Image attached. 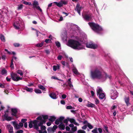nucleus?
Segmentation results:
<instances>
[{
    "instance_id": "obj_34",
    "label": "nucleus",
    "mask_w": 133,
    "mask_h": 133,
    "mask_svg": "<svg viewBox=\"0 0 133 133\" xmlns=\"http://www.w3.org/2000/svg\"><path fill=\"white\" fill-rule=\"evenodd\" d=\"M0 38L1 39V40L3 42H5V38L4 36L2 35H1L0 36Z\"/></svg>"
},
{
    "instance_id": "obj_32",
    "label": "nucleus",
    "mask_w": 133,
    "mask_h": 133,
    "mask_svg": "<svg viewBox=\"0 0 133 133\" xmlns=\"http://www.w3.org/2000/svg\"><path fill=\"white\" fill-rule=\"evenodd\" d=\"M113 94L112 93L111 94V99H115L116 98V94H115V95H114V96H113Z\"/></svg>"
},
{
    "instance_id": "obj_23",
    "label": "nucleus",
    "mask_w": 133,
    "mask_h": 133,
    "mask_svg": "<svg viewBox=\"0 0 133 133\" xmlns=\"http://www.w3.org/2000/svg\"><path fill=\"white\" fill-rule=\"evenodd\" d=\"M72 71L76 75H78L79 74V73L78 72L77 69L76 68H75L74 67L72 69Z\"/></svg>"
},
{
    "instance_id": "obj_29",
    "label": "nucleus",
    "mask_w": 133,
    "mask_h": 133,
    "mask_svg": "<svg viewBox=\"0 0 133 133\" xmlns=\"http://www.w3.org/2000/svg\"><path fill=\"white\" fill-rule=\"evenodd\" d=\"M23 6V5L21 4L18 6L17 9L18 10H20L22 9Z\"/></svg>"
},
{
    "instance_id": "obj_8",
    "label": "nucleus",
    "mask_w": 133,
    "mask_h": 133,
    "mask_svg": "<svg viewBox=\"0 0 133 133\" xmlns=\"http://www.w3.org/2000/svg\"><path fill=\"white\" fill-rule=\"evenodd\" d=\"M86 45L87 48L93 49L96 48L97 47V45L94 44L92 42L87 43L86 44Z\"/></svg>"
},
{
    "instance_id": "obj_44",
    "label": "nucleus",
    "mask_w": 133,
    "mask_h": 133,
    "mask_svg": "<svg viewBox=\"0 0 133 133\" xmlns=\"http://www.w3.org/2000/svg\"><path fill=\"white\" fill-rule=\"evenodd\" d=\"M59 82H58L59 83H61L62 86V84H63V85L65 84L64 82L63 81V80L59 79Z\"/></svg>"
},
{
    "instance_id": "obj_51",
    "label": "nucleus",
    "mask_w": 133,
    "mask_h": 133,
    "mask_svg": "<svg viewBox=\"0 0 133 133\" xmlns=\"http://www.w3.org/2000/svg\"><path fill=\"white\" fill-rule=\"evenodd\" d=\"M23 131L22 130L17 131L16 133H23Z\"/></svg>"
},
{
    "instance_id": "obj_15",
    "label": "nucleus",
    "mask_w": 133,
    "mask_h": 133,
    "mask_svg": "<svg viewBox=\"0 0 133 133\" xmlns=\"http://www.w3.org/2000/svg\"><path fill=\"white\" fill-rule=\"evenodd\" d=\"M68 121H69L71 123H73L75 125L78 126L79 124L77 123L75 120L73 118H69Z\"/></svg>"
},
{
    "instance_id": "obj_52",
    "label": "nucleus",
    "mask_w": 133,
    "mask_h": 133,
    "mask_svg": "<svg viewBox=\"0 0 133 133\" xmlns=\"http://www.w3.org/2000/svg\"><path fill=\"white\" fill-rule=\"evenodd\" d=\"M27 120L26 119H23L21 120V122L23 123H24L27 121Z\"/></svg>"
},
{
    "instance_id": "obj_61",
    "label": "nucleus",
    "mask_w": 133,
    "mask_h": 133,
    "mask_svg": "<svg viewBox=\"0 0 133 133\" xmlns=\"http://www.w3.org/2000/svg\"><path fill=\"white\" fill-rule=\"evenodd\" d=\"M51 123L50 122H48L46 123L47 125L48 126H50L51 124Z\"/></svg>"
},
{
    "instance_id": "obj_4",
    "label": "nucleus",
    "mask_w": 133,
    "mask_h": 133,
    "mask_svg": "<svg viewBox=\"0 0 133 133\" xmlns=\"http://www.w3.org/2000/svg\"><path fill=\"white\" fill-rule=\"evenodd\" d=\"M48 116L47 115H42L38 117L37 119L41 121V122L38 124V125H37L38 126H41L42 125L43 123H45L46 122L45 120L48 119Z\"/></svg>"
},
{
    "instance_id": "obj_36",
    "label": "nucleus",
    "mask_w": 133,
    "mask_h": 133,
    "mask_svg": "<svg viewBox=\"0 0 133 133\" xmlns=\"http://www.w3.org/2000/svg\"><path fill=\"white\" fill-rule=\"evenodd\" d=\"M17 73L19 74L21 76H22L23 75V73L22 72L21 70H17Z\"/></svg>"
},
{
    "instance_id": "obj_22",
    "label": "nucleus",
    "mask_w": 133,
    "mask_h": 133,
    "mask_svg": "<svg viewBox=\"0 0 133 133\" xmlns=\"http://www.w3.org/2000/svg\"><path fill=\"white\" fill-rule=\"evenodd\" d=\"M11 110L12 112V115L15 116L17 111V109H12Z\"/></svg>"
},
{
    "instance_id": "obj_46",
    "label": "nucleus",
    "mask_w": 133,
    "mask_h": 133,
    "mask_svg": "<svg viewBox=\"0 0 133 133\" xmlns=\"http://www.w3.org/2000/svg\"><path fill=\"white\" fill-rule=\"evenodd\" d=\"M13 59H12L11 60V65H10L11 67L12 68H14V64L13 63Z\"/></svg>"
},
{
    "instance_id": "obj_12",
    "label": "nucleus",
    "mask_w": 133,
    "mask_h": 133,
    "mask_svg": "<svg viewBox=\"0 0 133 133\" xmlns=\"http://www.w3.org/2000/svg\"><path fill=\"white\" fill-rule=\"evenodd\" d=\"M64 118L63 117H61L58 119H57L55 121V123L56 124L58 125L60 123H62L61 122H62Z\"/></svg>"
},
{
    "instance_id": "obj_26",
    "label": "nucleus",
    "mask_w": 133,
    "mask_h": 133,
    "mask_svg": "<svg viewBox=\"0 0 133 133\" xmlns=\"http://www.w3.org/2000/svg\"><path fill=\"white\" fill-rule=\"evenodd\" d=\"M87 106L88 107H94L95 106V105L92 103H90L87 104Z\"/></svg>"
},
{
    "instance_id": "obj_37",
    "label": "nucleus",
    "mask_w": 133,
    "mask_h": 133,
    "mask_svg": "<svg viewBox=\"0 0 133 133\" xmlns=\"http://www.w3.org/2000/svg\"><path fill=\"white\" fill-rule=\"evenodd\" d=\"M87 125L88 128L90 129H92L93 128V126L90 123H88Z\"/></svg>"
},
{
    "instance_id": "obj_5",
    "label": "nucleus",
    "mask_w": 133,
    "mask_h": 133,
    "mask_svg": "<svg viewBox=\"0 0 133 133\" xmlns=\"http://www.w3.org/2000/svg\"><path fill=\"white\" fill-rule=\"evenodd\" d=\"M97 95H99V98L101 99L105 98V95L102 89L100 87H98L97 89Z\"/></svg>"
},
{
    "instance_id": "obj_45",
    "label": "nucleus",
    "mask_w": 133,
    "mask_h": 133,
    "mask_svg": "<svg viewBox=\"0 0 133 133\" xmlns=\"http://www.w3.org/2000/svg\"><path fill=\"white\" fill-rule=\"evenodd\" d=\"M56 45L57 46V47H59L60 46V44L59 42H56Z\"/></svg>"
},
{
    "instance_id": "obj_7",
    "label": "nucleus",
    "mask_w": 133,
    "mask_h": 133,
    "mask_svg": "<svg viewBox=\"0 0 133 133\" xmlns=\"http://www.w3.org/2000/svg\"><path fill=\"white\" fill-rule=\"evenodd\" d=\"M11 75L12 79L15 81H17L22 79V78L18 76L17 74L12 72L11 73Z\"/></svg>"
},
{
    "instance_id": "obj_13",
    "label": "nucleus",
    "mask_w": 133,
    "mask_h": 133,
    "mask_svg": "<svg viewBox=\"0 0 133 133\" xmlns=\"http://www.w3.org/2000/svg\"><path fill=\"white\" fill-rule=\"evenodd\" d=\"M12 123L15 128L16 129L18 130L21 128L19 126V124H18L16 122H12Z\"/></svg>"
},
{
    "instance_id": "obj_47",
    "label": "nucleus",
    "mask_w": 133,
    "mask_h": 133,
    "mask_svg": "<svg viewBox=\"0 0 133 133\" xmlns=\"http://www.w3.org/2000/svg\"><path fill=\"white\" fill-rule=\"evenodd\" d=\"M5 119L8 121H10L12 119V118L11 117L8 116Z\"/></svg>"
},
{
    "instance_id": "obj_28",
    "label": "nucleus",
    "mask_w": 133,
    "mask_h": 133,
    "mask_svg": "<svg viewBox=\"0 0 133 133\" xmlns=\"http://www.w3.org/2000/svg\"><path fill=\"white\" fill-rule=\"evenodd\" d=\"M22 3H23L25 4L26 5H32V4L31 3L27 2H25V1H22Z\"/></svg>"
},
{
    "instance_id": "obj_11",
    "label": "nucleus",
    "mask_w": 133,
    "mask_h": 133,
    "mask_svg": "<svg viewBox=\"0 0 133 133\" xmlns=\"http://www.w3.org/2000/svg\"><path fill=\"white\" fill-rule=\"evenodd\" d=\"M124 99L127 106H128L130 105L131 104L129 103V96H125Z\"/></svg>"
},
{
    "instance_id": "obj_54",
    "label": "nucleus",
    "mask_w": 133,
    "mask_h": 133,
    "mask_svg": "<svg viewBox=\"0 0 133 133\" xmlns=\"http://www.w3.org/2000/svg\"><path fill=\"white\" fill-rule=\"evenodd\" d=\"M19 124L21 128L23 125V124L21 122L19 123Z\"/></svg>"
},
{
    "instance_id": "obj_64",
    "label": "nucleus",
    "mask_w": 133,
    "mask_h": 133,
    "mask_svg": "<svg viewBox=\"0 0 133 133\" xmlns=\"http://www.w3.org/2000/svg\"><path fill=\"white\" fill-rule=\"evenodd\" d=\"M91 93L92 96H93L94 95V93L93 91H91Z\"/></svg>"
},
{
    "instance_id": "obj_3",
    "label": "nucleus",
    "mask_w": 133,
    "mask_h": 133,
    "mask_svg": "<svg viewBox=\"0 0 133 133\" xmlns=\"http://www.w3.org/2000/svg\"><path fill=\"white\" fill-rule=\"evenodd\" d=\"M88 24L92 29L96 32H98L102 30V28L97 24L93 23H89Z\"/></svg>"
},
{
    "instance_id": "obj_24",
    "label": "nucleus",
    "mask_w": 133,
    "mask_h": 133,
    "mask_svg": "<svg viewBox=\"0 0 133 133\" xmlns=\"http://www.w3.org/2000/svg\"><path fill=\"white\" fill-rule=\"evenodd\" d=\"M56 118L54 116H51L50 118L49 119V120L51 122L54 121Z\"/></svg>"
},
{
    "instance_id": "obj_56",
    "label": "nucleus",
    "mask_w": 133,
    "mask_h": 133,
    "mask_svg": "<svg viewBox=\"0 0 133 133\" xmlns=\"http://www.w3.org/2000/svg\"><path fill=\"white\" fill-rule=\"evenodd\" d=\"M98 130L99 133H101L102 132V130L101 128H99Z\"/></svg>"
},
{
    "instance_id": "obj_19",
    "label": "nucleus",
    "mask_w": 133,
    "mask_h": 133,
    "mask_svg": "<svg viewBox=\"0 0 133 133\" xmlns=\"http://www.w3.org/2000/svg\"><path fill=\"white\" fill-rule=\"evenodd\" d=\"M58 127L61 130H64L65 129V125L63 123H61L59 125Z\"/></svg>"
},
{
    "instance_id": "obj_6",
    "label": "nucleus",
    "mask_w": 133,
    "mask_h": 133,
    "mask_svg": "<svg viewBox=\"0 0 133 133\" xmlns=\"http://www.w3.org/2000/svg\"><path fill=\"white\" fill-rule=\"evenodd\" d=\"M37 120H35L33 122H30L29 124V127L30 128H31L33 127V124L34 127L36 129V130H38L39 129L37 125Z\"/></svg>"
},
{
    "instance_id": "obj_10",
    "label": "nucleus",
    "mask_w": 133,
    "mask_h": 133,
    "mask_svg": "<svg viewBox=\"0 0 133 133\" xmlns=\"http://www.w3.org/2000/svg\"><path fill=\"white\" fill-rule=\"evenodd\" d=\"M38 5V2L37 1H35L33 2V3L32 5L34 7L36 8V9L39 10L41 12L42 11V10Z\"/></svg>"
},
{
    "instance_id": "obj_39",
    "label": "nucleus",
    "mask_w": 133,
    "mask_h": 133,
    "mask_svg": "<svg viewBox=\"0 0 133 133\" xmlns=\"http://www.w3.org/2000/svg\"><path fill=\"white\" fill-rule=\"evenodd\" d=\"M41 130L42 131L44 130L45 131V130H45L46 127L42 125L41 126Z\"/></svg>"
},
{
    "instance_id": "obj_43",
    "label": "nucleus",
    "mask_w": 133,
    "mask_h": 133,
    "mask_svg": "<svg viewBox=\"0 0 133 133\" xmlns=\"http://www.w3.org/2000/svg\"><path fill=\"white\" fill-rule=\"evenodd\" d=\"M69 118H67L66 119H65L64 121V123L66 124V125H67L68 121H69Z\"/></svg>"
},
{
    "instance_id": "obj_35",
    "label": "nucleus",
    "mask_w": 133,
    "mask_h": 133,
    "mask_svg": "<svg viewBox=\"0 0 133 133\" xmlns=\"http://www.w3.org/2000/svg\"><path fill=\"white\" fill-rule=\"evenodd\" d=\"M43 43L44 42H42L41 43L38 44L36 45V46L39 47H41L43 46Z\"/></svg>"
},
{
    "instance_id": "obj_1",
    "label": "nucleus",
    "mask_w": 133,
    "mask_h": 133,
    "mask_svg": "<svg viewBox=\"0 0 133 133\" xmlns=\"http://www.w3.org/2000/svg\"><path fill=\"white\" fill-rule=\"evenodd\" d=\"M90 75L92 79H97L102 81H104L108 77L107 74L102 72L100 69L97 68L91 70Z\"/></svg>"
},
{
    "instance_id": "obj_49",
    "label": "nucleus",
    "mask_w": 133,
    "mask_h": 133,
    "mask_svg": "<svg viewBox=\"0 0 133 133\" xmlns=\"http://www.w3.org/2000/svg\"><path fill=\"white\" fill-rule=\"evenodd\" d=\"M15 47H19L20 46V44L18 43H15L14 44Z\"/></svg>"
},
{
    "instance_id": "obj_41",
    "label": "nucleus",
    "mask_w": 133,
    "mask_h": 133,
    "mask_svg": "<svg viewBox=\"0 0 133 133\" xmlns=\"http://www.w3.org/2000/svg\"><path fill=\"white\" fill-rule=\"evenodd\" d=\"M74 108L73 107H72L71 105H69L67 106L66 107V109H73Z\"/></svg>"
},
{
    "instance_id": "obj_18",
    "label": "nucleus",
    "mask_w": 133,
    "mask_h": 133,
    "mask_svg": "<svg viewBox=\"0 0 133 133\" xmlns=\"http://www.w3.org/2000/svg\"><path fill=\"white\" fill-rule=\"evenodd\" d=\"M50 96L53 99H56L57 98L56 95L54 92L51 93L49 94Z\"/></svg>"
},
{
    "instance_id": "obj_55",
    "label": "nucleus",
    "mask_w": 133,
    "mask_h": 133,
    "mask_svg": "<svg viewBox=\"0 0 133 133\" xmlns=\"http://www.w3.org/2000/svg\"><path fill=\"white\" fill-rule=\"evenodd\" d=\"M2 59L4 60H5L6 58V56L5 55H3L2 56Z\"/></svg>"
},
{
    "instance_id": "obj_27",
    "label": "nucleus",
    "mask_w": 133,
    "mask_h": 133,
    "mask_svg": "<svg viewBox=\"0 0 133 133\" xmlns=\"http://www.w3.org/2000/svg\"><path fill=\"white\" fill-rule=\"evenodd\" d=\"M55 3H56V4L59 7H61L63 5L62 2L59 3L55 2Z\"/></svg>"
},
{
    "instance_id": "obj_53",
    "label": "nucleus",
    "mask_w": 133,
    "mask_h": 133,
    "mask_svg": "<svg viewBox=\"0 0 133 133\" xmlns=\"http://www.w3.org/2000/svg\"><path fill=\"white\" fill-rule=\"evenodd\" d=\"M50 41V40L49 39H46L45 41V42L47 43H49Z\"/></svg>"
},
{
    "instance_id": "obj_48",
    "label": "nucleus",
    "mask_w": 133,
    "mask_h": 133,
    "mask_svg": "<svg viewBox=\"0 0 133 133\" xmlns=\"http://www.w3.org/2000/svg\"><path fill=\"white\" fill-rule=\"evenodd\" d=\"M66 96H67L66 95L64 94L62 95V97L63 99H64L66 97Z\"/></svg>"
},
{
    "instance_id": "obj_30",
    "label": "nucleus",
    "mask_w": 133,
    "mask_h": 133,
    "mask_svg": "<svg viewBox=\"0 0 133 133\" xmlns=\"http://www.w3.org/2000/svg\"><path fill=\"white\" fill-rule=\"evenodd\" d=\"M35 91L36 93L37 94H41L42 93V92L40 90L38 89H35Z\"/></svg>"
},
{
    "instance_id": "obj_57",
    "label": "nucleus",
    "mask_w": 133,
    "mask_h": 133,
    "mask_svg": "<svg viewBox=\"0 0 133 133\" xmlns=\"http://www.w3.org/2000/svg\"><path fill=\"white\" fill-rule=\"evenodd\" d=\"M57 125H54L53 127V129L54 130H55L57 128Z\"/></svg>"
},
{
    "instance_id": "obj_62",
    "label": "nucleus",
    "mask_w": 133,
    "mask_h": 133,
    "mask_svg": "<svg viewBox=\"0 0 133 133\" xmlns=\"http://www.w3.org/2000/svg\"><path fill=\"white\" fill-rule=\"evenodd\" d=\"M87 128V126L86 125H84L82 127V128L83 129H85Z\"/></svg>"
},
{
    "instance_id": "obj_25",
    "label": "nucleus",
    "mask_w": 133,
    "mask_h": 133,
    "mask_svg": "<svg viewBox=\"0 0 133 133\" xmlns=\"http://www.w3.org/2000/svg\"><path fill=\"white\" fill-rule=\"evenodd\" d=\"M59 68V65H58L57 66H54L53 67V70L54 71H56L57 69H58Z\"/></svg>"
},
{
    "instance_id": "obj_2",
    "label": "nucleus",
    "mask_w": 133,
    "mask_h": 133,
    "mask_svg": "<svg viewBox=\"0 0 133 133\" xmlns=\"http://www.w3.org/2000/svg\"><path fill=\"white\" fill-rule=\"evenodd\" d=\"M68 45L76 49L80 50L84 48V46L81 41L77 40L70 39L68 41Z\"/></svg>"
},
{
    "instance_id": "obj_16",
    "label": "nucleus",
    "mask_w": 133,
    "mask_h": 133,
    "mask_svg": "<svg viewBox=\"0 0 133 133\" xmlns=\"http://www.w3.org/2000/svg\"><path fill=\"white\" fill-rule=\"evenodd\" d=\"M81 9V7H79V4H77L76 8L75 10L77 11L79 15H81L80 11Z\"/></svg>"
},
{
    "instance_id": "obj_33",
    "label": "nucleus",
    "mask_w": 133,
    "mask_h": 133,
    "mask_svg": "<svg viewBox=\"0 0 133 133\" xmlns=\"http://www.w3.org/2000/svg\"><path fill=\"white\" fill-rule=\"evenodd\" d=\"M6 73V70L5 69H3L1 71V74L2 75L5 74Z\"/></svg>"
},
{
    "instance_id": "obj_58",
    "label": "nucleus",
    "mask_w": 133,
    "mask_h": 133,
    "mask_svg": "<svg viewBox=\"0 0 133 133\" xmlns=\"http://www.w3.org/2000/svg\"><path fill=\"white\" fill-rule=\"evenodd\" d=\"M62 58V56L59 55L58 56L57 58L58 60H61V59Z\"/></svg>"
},
{
    "instance_id": "obj_38",
    "label": "nucleus",
    "mask_w": 133,
    "mask_h": 133,
    "mask_svg": "<svg viewBox=\"0 0 133 133\" xmlns=\"http://www.w3.org/2000/svg\"><path fill=\"white\" fill-rule=\"evenodd\" d=\"M77 133H86V132L84 130H78L77 131Z\"/></svg>"
},
{
    "instance_id": "obj_17",
    "label": "nucleus",
    "mask_w": 133,
    "mask_h": 133,
    "mask_svg": "<svg viewBox=\"0 0 133 133\" xmlns=\"http://www.w3.org/2000/svg\"><path fill=\"white\" fill-rule=\"evenodd\" d=\"M83 17L85 20L87 21L90 20L91 19V16L88 15H85Z\"/></svg>"
},
{
    "instance_id": "obj_9",
    "label": "nucleus",
    "mask_w": 133,
    "mask_h": 133,
    "mask_svg": "<svg viewBox=\"0 0 133 133\" xmlns=\"http://www.w3.org/2000/svg\"><path fill=\"white\" fill-rule=\"evenodd\" d=\"M21 21L19 20H18L14 24V28L16 29H19L21 27Z\"/></svg>"
},
{
    "instance_id": "obj_40",
    "label": "nucleus",
    "mask_w": 133,
    "mask_h": 133,
    "mask_svg": "<svg viewBox=\"0 0 133 133\" xmlns=\"http://www.w3.org/2000/svg\"><path fill=\"white\" fill-rule=\"evenodd\" d=\"M97 128H95V129H94L93 130H92V132L93 133H97L98 132H97Z\"/></svg>"
},
{
    "instance_id": "obj_31",
    "label": "nucleus",
    "mask_w": 133,
    "mask_h": 133,
    "mask_svg": "<svg viewBox=\"0 0 133 133\" xmlns=\"http://www.w3.org/2000/svg\"><path fill=\"white\" fill-rule=\"evenodd\" d=\"M28 92H31L32 91L33 89L32 88H27L25 89Z\"/></svg>"
},
{
    "instance_id": "obj_42",
    "label": "nucleus",
    "mask_w": 133,
    "mask_h": 133,
    "mask_svg": "<svg viewBox=\"0 0 133 133\" xmlns=\"http://www.w3.org/2000/svg\"><path fill=\"white\" fill-rule=\"evenodd\" d=\"M71 130L74 131H75L77 130V128L76 127H74L71 128Z\"/></svg>"
},
{
    "instance_id": "obj_21",
    "label": "nucleus",
    "mask_w": 133,
    "mask_h": 133,
    "mask_svg": "<svg viewBox=\"0 0 133 133\" xmlns=\"http://www.w3.org/2000/svg\"><path fill=\"white\" fill-rule=\"evenodd\" d=\"M38 87L39 89L43 90L45 91L46 90V88L44 87L41 84L38 85Z\"/></svg>"
},
{
    "instance_id": "obj_14",
    "label": "nucleus",
    "mask_w": 133,
    "mask_h": 133,
    "mask_svg": "<svg viewBox=\"0 0 133 133\" xmlns=\"http://www.w3.org/2000/svg\"><path fill=\"white\" fill-rule=\"evenodd\" d=\"M7 127L9 133H13V127L10 125H7Z\"/></svg>"
},
{
    "instance_id": "obj_50",
    "label": "nucleus",
    "mask_w": 133,
    "mask_h": 133,
    "mask_svg": "<svg viewBox=\"0 0 133 133\" xmlns=\"http://www.w3.org/2000/svg\"><path fill=\"white\" fill-rule=\"evenodd\" d=\"M95 103L96 104H98L99 103V101L98 99H96L95 100Z\"/></svg>"
},
{
    "instance_id": "obj_20",
    "label": "nucleus",
    "mask_w": 133,
    "mask_h": 133,
    "mask_svg": "<svg viewBox=\"0 0 133 133\" xmlns=\"http://www.w3.org/2000/svg\"><path fill=\"white\" fill-rule=\"evenodd\" d=\"M71 78H70L68 79L67 82L68 83V85L70 87V88H73V85L72 84V83L71 82Z\"/></svg>"
},
{
    "instance_id": "obj_60",
    "label": "nucleus",
    "mask_w": 133,
    "mask_h": 133,
    "mask_svg": "<svg viewBox=\"0 0 133 133\" xmlns=\"http://www.w3.org/2000/svg\"><path fill=\"white\" fill-rule=\"evenodd\" d=\"M3 116L5 119L8 117L6 113Z\"/></svg>"
},
{
    "instance_id": "obj_63",
    "label": "nucleus",
    "mask_w": 133,
    "mask_h": 133,
    "mask_svg": "<svg viewBox=\"0 0 133 133\" xmlns=\"http://www.w3.org/2000/svg\"><path fill=\"white\" fill-rule=\"evenodd\" d=\"M61 103L63 104H64L65 103V102L64 100H61Z\"/></svg>"
},
{
    "instance_id": "obj_59",
    "label": "nucleus",
    "mask_w": 133,
    "mask_h": 133,
    "mask_svg": "<svg viewBox=\"0 0 133 133\" xmlns=\"http://www.w3.org/2000/svg\"><path fill=\"white\" fill-rule=\"evenodd\" d=\"M66 130L68 131H69L70 130V128L68 126H66L65 128Z\"/></svg>"
}]
</instances>
